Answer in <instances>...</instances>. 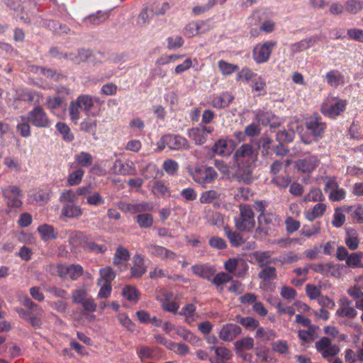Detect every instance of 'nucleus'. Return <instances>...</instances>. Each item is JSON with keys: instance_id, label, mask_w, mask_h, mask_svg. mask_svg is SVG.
Segmentation results:
<instances>
[{"instance_id": "f257e3e1", "label": "nucleus", "mask_w": 363, "mask_h": 363, "mask_svg": "<svg viewBox=\"0 0 363 363\" xmlns=\"http://www.w3.org/2000/svg\"><path fill=\"white\" fill-rule=\"evenodd\" d=\"M240 214L235 218V224L240 231H250L255 226V214L249 205L241 204L239 206Z\"/></svg>"}, {"instance_id": "f03ea898", "label": "nucleus", "mask_w": 363, "mask_h": 363, "mask_svg": "<svg viewBox=\"0 0 363 363\" xmlns=\"http://www.w3.org/2000/svg\"><path fill=\"white\" fill-rule=\"evenodd\" d=\"M194 181L206 187L207 184L213 183L218 177L216 171L212 167L201 165L196 167L191 172Z\"/></svg>"}, {"instance_id": "7ed1b4c3", "label": "nucleus", "mask_w": 363, "mask_h": 363, "mask_svg": "<svg viewBox=\"0 0 363 363\" xmlns=\"http://www.w3.org/2000/svg\"><path fill=\"white\" fill-rule=\"evenodd\" d=\"M26 117L30 124L36 128H48L52 125V121L46 111L40 105H37L28 111Z\"/></svg>"}, {"instance_id": "20e7f679", "label": "nucleus", "mask_w": 363, "mask_h": 363, "mask_svg": "<svg viewBox=\"0 0 363 363\" xmlns=\"http://www.w3.org/2000/svg\"><path fill=\"white\" fill-rule=\"evenodd\" d=\"M347 102L345 100L336 98L328 99L322 105L323 114L331 118H335L345 111Z\"/></svg>"}, {"instance_id": "39448f33", "label": "nucleus", "mask_w": 363, "mask_h": 363, "mask_svg": "<svg viewBox=\"0 0 363 363\" xmlns=\"http://www.w3.org/2000/svg\"><path fill=\"white\" fill-rule=\"evenodd\" d=\"M235 163L254 164L257 160V152L250 144H243L233 155Z\"/></svg>"}, {"instance_id": "423d86ee", "label": "nucleus", "mask_w": 363, "mask_h": 363, "mask_svg": "<svg viewBox=\"0 0 363 363\" xmlns=\"http://www.w3.org/2000/svg\"><path fill=\"white\" fill-rule=\"evenodd\" d=\"M236 170L232 174V177L235 178L238 182L245 184H251L255 178L253 177V164L245 163H235Z\"/></svg>"}, {"instance_id": "0eeeda50", "label": "nucleus", "mask_w": 363, "mask_h": 363, "mask_svg": "<svg viewBox=\"0 0 363 363\" xmlns=\"http://www.w3.org/2000/svg\"><path fill=\"white\" fill-rule=\"evenodd\" d=\"M277 45L276 41H267L262 45H257L252 52L253 59L257 63H264L269 60L272 50Z\"/></svg>"}, {"instance_id": "6e6552de", "label": "nucleus", "mask_w": 363, "mask_h": 363, "mask_svg": "<svg viewBox=\"0 0 363 363\" xmlns=\"http://www.w3.org/2000/svg\"><path fill=\"white\" fill-rule=\"evenodd\" d=\"M277 217L270 213L259 215L258 217V227L257 232L264 235H270L275 230Z\"/></svg>"}, {"instance_id": "1a4fd4ad", "label": "nucleus", "mask_w": 363, "mask_h": 363, "mask_svg": "<svg viewBox=\"0 0 363 363\" xmlns=\"http://www.w3.org/2000/svg\"><path fill=\"white\" fill-rule=\"evenodd\" d=\"M305 125L308 134L313 137L315 140L323 138L326 124L320 117L308 118Z\"/></svg>"}, {"instance_id": "9d476101", "label": "nucleus", "mask_w": 363, "mask_h": 363, "mask_svg": "<svg viewBox=\"0 0 363 363\" xmlns=\"http://www.w3.org/2000/svg\"><path fill=\"white\" fill-rule=\"evenodd\" d=\"M324 182H325L324 190L328 192V198L330 201H340L345 198V191L339 187L335 179L325 177Z\"/></svg>"}, {"instance_id": "9b49d317", "label": "nucleus", "mask_w": 363, "mask_h": 363, "mask_svg": "<svg viewBox=\"0 0 363 363\" xmlns=\"http://www.w3.org/2000/svg\"><path fill=\"white\" fill-rule=\"evenodd\" d=\"M315 348L318 352H321L323 358H328L337 355L340 352V348L336 345H333L330 339L327 337H323L320 340L315 342Z\"/></svg>"}, {"instance_id": "f8f14e48", "label": "nucleus", "mask_w": 363, "mask_h": 363, "mask_svg": "<svg viewBox=\"0 0 363 363\" xmlns=\"http://www.w3.org/2000/svg\"><path fill=\"white\" fill-rule=\"evenodd\" d=\"M339 307L336 311V315L340 318L354 319L357 315V311L352 305V301L347 298H342L338 302Z\"/></svg>"}, {"instance_id": "ddd939ff", "label": "nucleus", "mask_w": 363, "mask_h": 363, "mask_svg": "<svg viewBox=\"0 0 363 363\" xmlns=\"http://www.w3.org/2000/svg\"><path fill=\"white\" fill-rule=\"evenodd\" d=\"M164 143L171 150H179L181 149L189 150L191 145L187 140L178 135H166L162 138Z\"/></svg>"}, {"instance_id": "4468645a", "label": "nucleus", "mask_w": 363, "mask_h": 363, "mask_svg": "<svg viewBox=\"0 0 363 363\" xmlns=\"http://www.w3.org/2000/svg\"><path fill=\"white\" fill-rule=\"evenodd\" d=\"M213 130V127L204 125L201 128H193L189 130V137L194 141L196 145H201L207 140L208 134L211 133Z\"/></svg>"}, {"instance_id": "2eb2a0df", "label": "nucleus", "mask_w": 363, "mask_h": 363, "mask_svg": "<svg viewBox=\"0 0 363 363\" xmlns=\"http://www.w3.org/2000/svg\"><path fill=\"white\" fill-rule=\"evenodd\" d=\"M146 247L151 255L162 259L174 260L177 257V255L175 252L160 245L149 244Z\"/></svg>"}, {"instance_id": "dca6fc26", "label": "nucleus", "mask_w": 363, "mask_h": 363, "mask_svg": "<svg viewBox=\"0 0 363 363\" xmlns=\"http://www.w3.org/2000/svg\"><path fill=\"white\" fill-rule=\"evenodd\" d=\"M240 265L242 266V269L236 273L238 277H242L245 274L248 265L242 259L238 258H230L224 262V268L228 274L235 273L236 269Z\"/></svg>"}, {"instance_id": "f3484780", "label": "nucleus", "mask_w": 363, "mask_h": 363, "mask_svg": "<svg viewBox=\"0 0 363 363\" xmlns=\"http://www.w3.org/2000/svg\"><path fill=\"white\" fill-rule=\"evenodd\" d=\"M241 331L240 327L238 325L228 323L222 327L219 333V337L225 342H230L240 335Z\"/></svg>"}, {"instance_id": "a211bd4d", "label": "nucleus", "mask_w": 363, "mask_h": 363, "mask_svg": "<svg viewBox=\"0 0 363 363\" xmlns=\"http://www.w3.org/2000/svg\"><path fill=\"white\" fill-rule=\"evenodd\" d=\"M319 164V160L316 156L311 155L303 159L298 160L296 167L299 171L310 173L315 170Z\"/></svg>"}, {"instance_id": "6ab92c4d", "label": "nucleus", "mask_w": 363, "mask_h": 363, "mask_svg": "<svg viewBox=\"0 0 363 363\" xmlns=\"http://www.w3.org/2000/svg\"><path fill=\"white\" fill-rule=\"evenodd\" d=\"M147 272L145 259L142 255L136 254L133 257V266L130 267V275L133 278H140Z\"/></svg>"}, {"instance_id": "aec40b11", "label": "nucleus", "mask_w": 363, "mask_h": 363, "mask_svg": "<svg viewBox=\"0 0 363 363\" xmlns=\"http://www.w3.org/2000/svg\"><path fill=\"white\" fill-rule=\"evenodd\" d=\"M193 273L200 278L207 279L208 281L215 275L216 268L208 264H198L191 267Z\"/></svg>"}, {"instance_id": "412c9836", "label": "nucleus", "mask_w": 363, "mask_h": 363, "mask_svg": "<svg viewBox=\"0 0 363 363\" xmlns=\"http://www.w3.org/2000/svg\"><path fill=\"white\" fill-rule=\"evenodd\" d=\"M109 11H99L96 13L91 14L84 18L83 21L86 25L98 26L104 22L106 20H107L109 18Z\"/></svg>"}, {"instance_id": "4be33fe9", "label": "nucleus", "mask_w": 363, "mask_h": 363, "mask_svg": "<svg viewBox=\"0 0 363 363\" xmlns=\"http://www.w3.org/2000/svg\"><path fill=\"white\" fill-rule=\"evenodd\" d=\"M233 280V277L226 272H219L213 276L210 281L216 286L217 290L221 293L224 289V285Z\"/></svg>"}, {"instance_id": "5701e85b", "label": "nucleus", "mask_w": 363, "mask_h": 363, "mask_svg": "<svg viewBox=\"0 0 363 363\" xmlns=\"http://www.w3.org/2000/svg\"><path fill=\"white\" fill-rule=\"evenodd\" d=\"M234 97L228 92H223L220 96L214 97L210 102L211 106L216 108L228 107Z\"/></svg>"}, {"instance_id": "b1692460", "label": "nucleus", "mask_w": 363, "mask_h": 363, "mask_svg": "<svg viewBox=\"0 0 363 363\" xmlns=\"http://www.w3.org/2000/svg\"><path fill=\"white\" fill-rule=\"evenodd\" d=\"M211 350H214L216 359L212 363H224L225 362L230 359L233 356L230 350L225 347H211Z\"/></svg>"}, {"instance_id": "393cba45", "label": "nucleus", "mask_w": 363, "mask_h": 363, "mask_svg": "<svg viewBox=\"0 0 363 363\" xmlns=\"http://www.w3.org/2000/svg\"><path fill=\"white\" fill-rule=\"evenodd\" d=\"M61 215L69 218H77L82 215V210L75 204L65 203L61 210Z\"/></svg>"}, {"instance_id": "a878e982", "label": "nucleus", "mask_w": 363, "mask_h": 363, "mask_svg": "<svg viewBox=\"0 0 363 363\" xmlns=\"http://www.w3.org/2000/svg\"><path fill=\"white\" fill-rule=\"evenodd\" d=\"M38 232L44 241L56 239L58 236V233L55 231L54 227L48 224L40 225L38 228Z\"/></svg>"}, {"instance_id": "bb28decb", "label": "nucleus", "mask_w": 363, "mask_h": 363, "mask_svg": "<svg viewBox=\"0 0 363 363\" xmlns=\"http://www.w3.org/2000/svg\"><path fill=\"white\" fill-rule=\"evenodd\" d=\"M327 83L334 87H337L340 84H344V76L336 69H333L328 72L325 75Z\"/></svg>"}, {"instance_id": "cd10ccee", "label": "nucleus", "mask_w": 363, "mask_h": 363, "mask_svg": "<svg viewBox=\"0 0 363 363\" xmlns=\"http://www.w3.org/2000/svg\"><path fill=\"white\" fill-rule=\"evenodd\" d=\"M130 255L129 251L124 247L120 245L116 248L113 259V264L119 267L123 262H127L130 259Z\"/></svg>"}, {"instance_id": "c85d7f7f", "label": "nucleus", "mask_w": 363, "mask_h": 363, "mask_svg": "<svg viewBox=\"0 0 363 363\" xmlns=\"http://www.w3.org/2000/svg\"><path fill=\"white\" fill-rule=\"evenodd\" d=\"M46 104L50 111L66 107V99H63V96L55 95L54 96H48L46 99Z\"/></svg>"}, {"instance_id": "c756f323", "label": "nucleus", "mask_w": 363, "mask_h": 363, "mask_svg": "<svg viewBox=\"0 0 363 363\" xmlns=\"http://www.w3.org/2000/svg\"><path fill=\"white\" fill-rule=\"evenodd\" d=\"M257 119L263 125H269L271 128H276L279 123L274 121L275 116L269 111H262L257 115Z\"/></svg>"}, {"instance_id": "7c9ffc66", "label": "nucleus", "mask_w": 363, "mask_h": 363, "mask_svg": "<svg viewBox=\"0 0 363 363\" xmlns=\"http://www.w3.org/2000/svg\"><path fill=\"white\" fill-rule=\"evenodd\" d=\"M326 210V205L323 203L315 204L311 210H309L306 213V218L313 221L315 218L322 216Z\"/></svg>"}, {"instance_id": "2f4dec72", "label": "nucleus", "mask_w": 363, "mask_h": 363, "mask_svg": "<svg viewBox=\"0 0 363 363\" xmlns=\"http://www.w3.org/2000/svg\"><path fill=\"white\" fill-rule=\"evenodd\" d=\"M345 243L352 250L357 249L359 240L357 237V231L354 229H348L346 232Z\"/></svg>"}, {"instance_id": "473e14b6", "label": "nucleus", "mask_w": 363, "mask_h": 363, "mask_svg": "<svg viewBox=\"0 0 363 363\" xmlns=\"http://www.w3.org/2000/svg\"><path fill=\"white\" fill-rule=\"evenodd\" d=\"M69 240L70 244L80 245L84 248V244L88 241V238L83 232L74 230L70 232Z\"/></svg>"}, {"instance_id": "72a5a7b5", "label": "nucleus", "mask_w": 363, "mask_h": 363, "mask_svg": "<svg viewBox=\"0 0 363 363\" xmlns=\"http://www.w3.org/2000/svg\"><path fill=\"white\" fill-rule=\"evenodd\" d=\"M100 278L98 279L97 284L100 285L101 282L111 284V281L116 277V273L110 267H106L99 270Z\"/></svg>"}, {"instance_id": "f704fd0d", "label": "nucleus", "mask_w": 363, "mask_h": 363, "mask_svg": "<svg viewBox=\"0 0 363 363\" xmlns=\"http://www.w3.org/2000/svg\"><path fill=\"white\" fill-rule=\"evenodd\" d=\"M345 213L350 215L352 219L356 220L357 223H363V207L357 206V207L351 206H345Z\"/></svg>"}, {"instance_id": "c9c22d12", "label": "nucleus", "mask_w": 363, "mask_h": 363, "mask_svg": "<svg viewBox=\"0 0 363 363\" xmlns=\"http://www.w3.org/2000/svg\"><path fill=\"white\" fill-rule=\"evenodd\" d=\"M235 320L243 327L251 330H255L259 325V321L252 317H242L238 315L236 316Z\"/></svg>"}, {"instance_id": "e433bc0d", "label": "nucleus", "mask_w": 363, "mask_h": 363, "mask_svg": "<svg viewBox=\"0 0 363 363\" xmlns=\"http://www.w3.org/2000/svg\"><path fill=\"white\" fill-rule=\"evenodd\" d=\"M346 264L349 267H363V252L352 253L346 260Z\"/></svg>"}, {"instance_id": "4c0bfd02", "label": "nucleus", "mask_w": 363, "mask_h": 363, "mask_svg": "<svg viewBox=\"0 0 363 363\" xmlns=\"http://www.w3.org/2000/svg\"><path fill=\"white\" fill-rule=\"evenodd\" d=\"M212 151L218 155L225 156L228 155L230 150L228 147V141L225 140H218L212 147Z\"/></svg>"}, {"instance_id": "58836bf2", "label": "nucleus", "mask_w": 363, "mask_h": 363, "mask_svg": "<svg viewBox=\"0 0 363 363\" xmlns=\"http://www.w3.org/2000/svg\"><path fill=\"white\" fill-rule=\"evenodd\" d=\"M234 345L237 352L250 350L254 347V340L252 337H245L237 340L234 343Z\"/></svg>"}, {"instance_id": "ea45409f", "label": "nucleus", "mask_w": 363, "mask_h": 363, "mask_svg": "<svg viewBox=\"0 0 363 363\" xmlns=\"http://www.w3.org/2000/svg\"><path fill=\"white\" fill-rule=\"evenodd\" d=\"M20 118L21 123L17 125L16 129L22 137L28 138L30 135V123L26 116H21Z\"/></svg>"}, {"instance_id": "a19ab883", "label": "nucleus", "mask_w": 363, "mask_h": 363, "mask_svg": "<svg viewBox=\"0 0 363 363\" xmlns=\"http://www.w3.org/2000/svg\"><path fill=\"white\" fill-rule=\"evenodd\" d=\"M345 206L337 207L335 209L332 225L334 227L340 228L343 225L345 222Z\"/></svg>"}, {"instance_id": "79ce46f5", "label": "nucleus", "mask_w": 363, "mask_h": 363, "mask_svg": "<svg viewBox=\"0 0 363 363\" xmlns=\"http://www.w3.org/2000/svg\"><path fill=\"white\" fill-rule=\"evenodd\" d=\"M74 101L84 111H89L94 104L93 98L89 95H80Z\"/></svg>"}, {"instance_id": "37998d69", "label": "nucleus", "mask_w": 363, "mask_h": 363, "mask_svg": "<svg viewBox=\"0 0 363 363\" xmlns=\"http://www.w3.org/2000/svg\"><path fill=\"white\" fill-rule=\"evenodd\" d=\"M74 159L78 165L84 167L90 166L93 162L91 155L86 152H81L76 155Z\"/></svg>"}, {"instance_id": "c03bdc74", "label": "nucleus", "mask_w": 363, "mask_h": 363, "mask_svg": "<svg viewBox=\"0 0 363 363\" xmlns=\"http://www.w3.org/2000/svg\"><path fill=\"white\" fill-rule=\"evenodd\" d=\"M137 223L140 228H149L153 224V216L150 213H140L135 217Z\"/></svg>"}, {"instance_id": "a18cd8bd", "label": "nucleus", "mask_w": 363, "mask_h": 363, "mask_svg": "<svg viewBox=\"0 0 363 363\" xmlns=\"http://www.w3.org/2000/svg\"><path fill=\"white\" fill-rule=\"evenodd\" d=\"M254 257L260 267H267L272 262L269 252L257 251L254 253Z\"/></svg>"}, {"instance_id": "49530a36", "label": "nucleus", "mask_w": 363, "mask_h": 363, "mask_svg": "<svg viewBox=\"0 0 363 363\" xmlns=\"http://www.w3.org/2000/svg\"><path fill=\"white\" fill-rule=\"evenodd\" d=\"M97 127L96 120L88 118L80 123V130L92 135H96Z\"/></svg>"}, {"instance_id": "de8ad7c7", "label": "nucleus", "mask_w": 363, "mask_h": 363, "mask_svg": "<svg viewBox=\"0 0 363 363\" xmlns=\"http://www.w3.org/2000/svg\"><path fill=\"white\" fill-rule=\"evenodd\" d=\"M259 277L264 281H268L274 279L277 277V270L274 267L267 266L259 273Z\"/></svg>"}, {"instance_id": "09e8293b", "label": "nucleus", "mask_w": 363, "mask_h": 363, "mask_svg": "<svg viewBox=\"0 0 363 363\" xmlns=\"http://www.w3.org/2000/svg\"><path fill=\"white\" fill-rule=\"evenodd\" d=\"M320 230V222H316L311 225H305L301 230V234L306 238H310L319 233Z\"/></svg>"}, {"instance_id": "8fccbe9b", "label": "nucleus", "mask_w": 363, "mask_h": 363, "mask_svg": "<svg viewBox=\"0 0 363 363\" xmlns=\"http://www.w3.org/2000/svg\"><path fill=\"white\" fill-rule=\"evenodd\" d=\"M152 192L157 197L169 194V189L164 182L160 180L155 181L152 187Z\"/></svg>"}, {"instance_id": "3c124183", "label": "nucleus", "mask_w": 363, "mask_h": 363, "mask_svg": "<svg viewBox=\"0 0 363 363\" xmlns=\"http://www.w3.org/2000/svg\"><path fill=\"white\" fill-rule=\"evenodd\" d=\"M220 194L215 190L203 191L200 196L201 203H210L220 198Z\"/></svg>"}, {"instance_id": "603ef678", "label": "nucleus", "mask_w": 363, "mask_h": 363, "mask_svg": "<svg viewBox=\"0 0 363 363\" xmlns=\"http://www.w3.org/2000/svg\"><path fill=\"white\" fill-rule=\"evenodd\" d=\"M343 268V265L333 264V262L326 263L325 276H332L339 277L341 275L340 270Z\"/></svg>"}, {"instance_id": "864d4df0", "label": "nucleus", "mask_w": 363, "mask_h": 363, "mask_svg": "<svg viewBox=\"0 0 363 363\" xmlns=\"http://www.w3.org/2000/svg\"><path fill=\"white\" fill-rule=\"evenodd\" d=\"M295 133L291 130H280L277 133V140L280 143H291L294 138Z\"/></svg>"}, {"instance_id": "5fc2aeb1", "label": "nucleus", "mask_w": 363, "mask_h": 363, "mask_svg": "<svg viewBox=\"0 0 363 363\" xmlns=\"http://www.w3.org/2000/svg\"><path fill=\"white\" fill-rule=\"evenodd\" d=\"M56 128L62 135L64 140L70 142L74 139V135L66 123L59 122L56 124Z\"/></svg>"}, {"instance_id": "6e6d98bb", "label": "nucleus", "mask_w": 363, "mask_h": 363, "mask_svg": "<svg viewBox=\"0 0 363 363\" xmlns=\"http://www.w3.org/2000/svg\"><path fill=\"white\" fill-rule=\"evenodd\" d=\"M220 71L225 75L230 74L239 69L236 65L228 63L224 60H220L218 62Z\"/></svg>"}, {"instance_id": "4d7b16f0", "label": "nucleus", "mask_w": 363, "mask_h": 363, "mask_svg": "<svg viewBox=\"0 0 363 363\" xmlns=\"http://www.w3.org/2000/svg\"><path fill=\"white\" fill-rule=\"evenodd\" d=\"M138 290L133 286H127L122 291V295L130 301H137L138 300Z\"/></svg>"}, {"instance_id": "13d9d810", "label": "nucleus", "mask_w": 363, "mask_h": 363, "mask_svg": "<svg viewBox=\"0 0 363 363\" xmlns=\"http://www.w3.org/2000/svg\"><path fill=\"white\" fill-rule=\"evenodd\" d=\"M84 174V171L82 169H78L76 171L69 174L67 182L69 186H75L79 184L82 179Z\"/></svg>"}, {"instance_id": "bf43d9fd", "label": "nucleus", "mask_w": 363, "mask_h": 363, "mask_svg": "<svg viewBox=\"0 0 363 363\" xmlns=\"http://www.w3.org/2000/svg\"><path fill=\"white\" fill-rule=\"evenodd\" d=\"M84 250L90 252H95L97 254H102L105 252L107 247L104 245H98L94 242H89L84 244Z\"/></svg>"}, {"instance_id": "052dcab7", "label": "nucleus", "mask_w": 363, "mask_h": 363, "mask_svg": "<svg viewBox=\"0 0 363 363\" xmlns=\"http://www.w3.org/2000/svg\"><path fill=\"white\" fill-rule=\"evenodd\" d=\"M3 196L6 199H11L12 196L21 197V190L17 186L11 185L2 189Z\"/></svg>"}, {"instance_id": "680f3d73", "label": "nucleus", "mask_w": 363, "mask_h": 363, "mask_svg": "<svg viewBox=\"0 0 363 363\" xmlns=\"http://www.w3.org/2000/svg\"><path fill=\"white\" fill-rule=\"evenodd\" d=\"M363 9V2L359 0H348L345 9L351 13H357Z\"/></svg>"}, {"instance_id": "e2e57ef3", "label": "nucleus", "mask_w": 363, "mask_h": 363, "mask_svg": "<svg viewBox=\"0 0 363 363\" xmlns=\"http://www.w3.org/2000/svg\"><path fill=\"white\" fill-rule=\"evenodd\" d=\"M150 23V16L147 11V8H143L140 13L138 15L136 19V26L143 28L148 25Z\"/></svg>"}, {"instance_id": "0e129e2a", "label": "nucleus", "mask_w": 363, "mask_h": 363, "mask_svg": "<svg viewBox=\"0 0 363 363\" xmlns=\"http://www.w3.org/2000/svg\"><path fill=\"white\" fill-rule=\"evenodd\" d=\"M315 43V40L312 38L303 40L293 45V50L296 52H301L313 46Z\"/></svg>"}, {"instance_id": "69168bd1", "label": "nucleus", "mask_w": 363, "mask_h": 363, "mask_svg": "<svg viewBox=\"0 0 363 363\" xmlns=\"http://www.w3.org/2000/svg\"><path fill=\"white\" fill-rule=\"evenodd\" d=\"M226 235L233 247H239L244 243L242 236L237 232L228 230Z\"/></svg>"}, {"instance_id": "338daca9", "label": "nucleus", "mask_w": 363, "mask_h": 363, "mask_svg": "<svg viewBox=\"0 0 363 363\" xmlns=\"http://www.w3.org/2000/svg\"><path fill=\"white\" fill-rule=\"evenodd\" d=\"M81 106L75 101H72L69 105V116L70 119L74 123H77L80 118Z\"/></svg>"}, {"instance_id": "774afa93", "label": "nucleus", "mask_w": 363, "mask_h": 363, "mask_svg": "<svg viewBox=\"0 0 363 363\" xmlns=\"http://www.w3.org/2000/svg\"><path fill=\"white\" fill-rule=\"evenodd\" d=\"M209 245L214 249L222 250L227 247L225 240L218 236H213L208 240Z\"/></svg>"}]
</instances>
